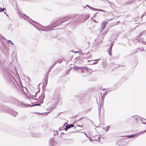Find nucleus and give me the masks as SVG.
Returning <instances> with one entry per match:
<instances>
[{"instance_id": "3", "label": "nucleus", "mask_w": 146, "mask_h": 146, "mask_svg": "<svg viewBox=\"0 0 146 146\" xmlns=\"http://www.w3.org/2000/svg\"><path fill=\"white\" fill-rule=\"evenodd\" d=\"M91 63L92 64H95L98 62V61L97 60H95L94 61L92 60L91 61Z\"/></svg>"}, {"instance_id": "2", "label": "nucleus", "mask_w": 146, "mask_h": 146, "mask_svg": "<svg viewBox=\"0 0 146 146\" xmlns=\"http://www.w3.org/2000/svg\"><path fill=\"white\" fill-rule=\"evenodd\" d=\"M44 95L43 94H42L41 96L40 97L41 98V100L42 101V100L44 99Z\"/></svg>"}, {"instance_id": "8", "label": "nucleus", "mask_w": 146, "mask_h": 146, "mask_svg": "<svg viewBox=\"0 0 146 146\" xmlns=\"http://www.w3.org/2000/svg\"><path fill=\"white\" fill-rule=\"evenodd\" d=\"M106 127L108 129L109 128V126H107V127Z\"/></svg>"}, {"instance_id": "5", "label": "nucleus", "mask_w": 146, "mask_h": 146, "mask_svg": "<svg viewBox=\"0 0 146 146\" xmlns=\"http://www.w3.org/2000/svg\"><path fill=\"white\" fill-rule=\"evenodd\" d=\"M99 139V137L97 136V139H95V140L96 141H98V140Z\"/></svg>"}, {"instance_id": "13", "label": "nucleus", "mask_w": 146, "mask_h": 146, "mask_svg": "<svg viewBox=\"0 0 146 146\" xmlns=\"http://www.w3.org/2000/svg\"><path fill=\"white\" fill-rule=\"evenodd\" d=\"M9 42H11V41H9Z\"/></svg>"}, {"instance_id": "1", "label": "nucleus", "mask_w": 146, "mask_h": 146, "mask_svg": "<svg viewBox=\"0 0 146 146\" xmlns=\"http://www.w3.org/2000/svg\"><path fill=\"white\" fill-rule=\"evenodd\" d=\"M66 126L69 129L71 127H74V125L72 124H70L68 125H67Z\"/></svg>"}, {"instance_id": "7", "label": "nucleus", "mask_w": 146, "mask_h": 146, "mask_svg": "<svg viewBox=\"0 0 146 146\" xmlns=\"http://www.w3.org/2000/svg\"><path fill=\"white\" fill-rule=\"evenodd\" d=\"M78 126H80L82 128L83 127V126L82 125H77Z\"/></svg>"}, {"instance_id": "6", "label": "nucleus", "mask_w": 146, "mask_h": 146, "mask_svg": "<svg viewBox=\"0 0 146 146\" xmlns=\"http://www.w3.org/2000/svg\"><path fill=\"white\" fill-rule=\"evenodd\" d=\"M68 129V128H67V127H66H66L65 128V130H66V131H67V130Z\"/></svg>"}, {"instance_id": "12", "label": "nucleus", "mask_w": 146, "mask_h": 146, "mask_svg": "<svg viewBox=\"0 0 146 146\" xmlns=\"http://www.w3.org/2000/svg\"><path fill=\"white\" fill-rule=\"evenodd\" d=\"M41 103H42V101H41Z\"/></svg>"}, {"instance_id": "11", "label": "nucleus", "mask_w": 146, "mask_h": 146, "mask_svg": "<svg viewBox=\"0 0 146 146\" xmlns=\"http://www.w3.org/2000/svg\"><path fill=\"white\" fill-rule=\"evenodd\" d=\"M85 134L86 135V136L87 137V135H86V133H85Z\"/></svg>"}, {"instance_id": "4", "label": "nucleus", "mask_w": 146, "mask_h": 146, "mask_svg": "<svg viewBox=\"0 0 146 146\" xmlns=\"http://www.w3.org/2000/svg\"><path fill=\"white\" fill-rule=\"evenodd\" d=\"M4 10H5V9H2L0 7V12L2 11H3Z\"/></svg>"}, {"instance_id": "10", "label": "nucleus", "mask_w": 146, "mask_h": 146, "mask_svg": "<svg viewBox=\"0 0 146 146\" xmlns=\"http://www.w3.org/2000/svg\"><path fill=\"white\" fill-rule=\"evenodd\" d=\"M133 135H132V136H131L130 137H133Z\"/></svg>"}, {"instance_id": "9", "label": "nucleus", "mask_w": 146, "mask_h": 146, "mask_svg": "<svg viewBox=\"0 0 146 146\" xmlns=\"http://www.w3.org/2000/svg\"><path fill=\"white\" fill-rule=\"evenodd\" d=\"M105 25H104V27H105Z\"/></svg>"}]
</instances>
